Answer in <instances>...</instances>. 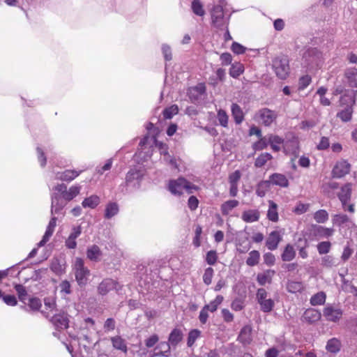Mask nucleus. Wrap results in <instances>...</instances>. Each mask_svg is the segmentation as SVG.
I'll return each mask as SVG.
<instances>
[{
    "label": "nucleus",
    "instance_id": "32",
    "mask_svg": "<svg viewBox=\"0 0 357 357\" xmlns=\"http://www.w3.org/2000/svg\"><path fill=\"white\" fill-rule=\"evenodd\" d=\"M80 188L78 186H72L67 190V192L63 194L62 199L66 204V202H70L79 193Z\"/></svg>",
    "mask_w": 357,
    "mask_h": 357
},
{
    "label": "nucleus",
    "instance_id": "35",
    "mask_svg": "<svg viewBox=\"0 0 357 357\" xmlns=\"http://www.w3.org/2000/svg\"><path fill=\"white\" fill-rule=\"evenodd\" d=\"M244 71V67L243 64L240 63H233L229 70V75L234 78L239 77Z\"/></svg>",
    "mask_w": 357,
    "mask_h": 357
},
{
    "label": "nucleus",
    "instance_id": "9",
    "mask_svg": "<svg viewBox=\"0 0 357 357\" xmlns=\"http://www.w3.org/2000/svg\"><path fill=\"white\" fill-rule=\"evenodd\" d=\"M212 24L218 29H224L227 22L224 17L223 8L221 6H214L211 13Z\"/></svg>",
    "mask_w": 357,
    "mask_h": 357
},
{
    "label": "nucleus",
    "instance_id": "62",
    "mask_svg": "<svg viewBox=\"0 0 357 357\" xmlns=\"http://www.w3.org/2000/svg\"><path fill=\"white\" fill-rule=\"evenodd\" d=\"M330 146L329 139L326 137H322L317 146L318 150H326Z\"/></svg>",
    "mask_w": 357,
    "mask_h": 357
},
{
    "label": "nucleus",
    "instance_id": "5",
    "mask_svg": "<svg viewBox=\"0 0 357 357\" xmlns=\"http://www.w3.org/2000/svg\"><path fill=\"white\" fill-rule=\"evenodd\" d=\"M278 114L268 108L259 109L255 114L254 119L264 126L269 127L276 121Z\"/></svg>",
    "mask_w": 357,
    "mask_h": 357
},
{
    "label": "nucleus",
    "instance_id": "44",
    "mask_svg": "<svg viewBox=\"0 0 357 357\" xmlns=\"http://www.w3.org/2000/svg\"><path fill=\"white\" fill-rule=\"evenodd\" d=\"M178 112V106L176 105H173L163 111L164 118L166 119H172L174 115H176Z\"/></svg>",
    "mask_w": 357,
    "mask_h": 357
},
{
    "label": "nucleus",
    "instance_id": "63",
    "mask_svg": "<svg viewBox=\"0 0 357 357\" xmlns=\"http://www.w3.org/2000/svg\"><path fill=\"white\" fill-rule=\"evenodd\" d=\"M241 174L239 170H236L229 175V180L230 184H237L241 178Z\"/></svg>",
    "mask_w": 357,
    "mask_h": 357
},
{
    "label": "nucleus",
    "instance_id": "48",
    "mask_svg": "<svg viewBox=\"0 0 357 357\" xmlns=\"http://www.w3.org/2000/svg\"><path fill=\"white\" fill-rule=\"evenodd\" d=\"M287 289L289 292L296 293L303 289V284L300 282L291 281L287 283Z\"/></svg>",
    "mask_w": 357,
    "mask_h": 357
},
{
    "label": "nucleus",
    "instance_id": "15",
    "mask_svg": "<svg viewBox=\"0 0 357 357\" xmlns=\"http://www.w3.org/2000/svg\"><path fill=\"white\" fill-rule=\"evenodd\" d=\"M269 183L282 188H286L289 185V181L287 177L284 175L278 173L271 174L269 176V180L264 182V183Z\"/></svg>",
    "mask_w": 357,
    "mask_h": 357
},
{
    "label": "nucleus",
    "instance_id": "30",
    "mask_svg": "<svg viewBox=\"0 0 357 357\" xmlns=\"http://www.w3.org/2000/svg\"><path fill=\"white\" fill-rule=\"evenodd\" d=\"M341 348V342L337 338H332L327 342L326 349L331 353H337Z\"/></svg>",
    "mask_w": 357,
    "mask_h": 357
},
{
    "label": "nucleus",
    "instance_id": "19",
    "mask_svg": "<svg viewBox=\"0 0 357 357\" xmlns=\"http://www.w3.org/2000/svg\"><path fill=\"white\" fill-rule=\"evenodd\" d=\"M313 234L318 238H328L333 234L334 230L331 228H326L319 225L312 227Z\"/></svg>",
    "mask_w": 357,
    "mask_h": 357
},
{
    "label": "nucleus",
    "instance_id": "14",
    "mask_svg": "<svg viewBox=\"0 0 357 357\" xmlns=\"http://www.w3.org/2000/svg\"><path fill=\"white\" fill-rule=\"evenodd\" d=\"M260 211L258 209H248L243 211L241 219L247 223H252L259 221L260 218Z\"/></svg>",
    "mask_w": 357,
    "mask_h": 357
},
{
    "label": "nucleus",
    "instance_id": "47",
    "mask_svg": "<svg viewBox=\"0 0 357 357\" xmlns=\"http://www.w3.org/2000/svg\"><path fill=\"white\" fill-rule=\"evenodd\" d=\"M217 119L222 126L227 127L229 116L225 110L220 109L218 111Z\"/></svg>",
    "mask_w": 357,
    "mask_h": 357
},
{
    "label": "nucleus",
    "instance_id": "49",
    "mask_svg": "<svg viewBox=\"0 0 357 357\" xmlns=\"http://www.w3.org/2000/svg\"><path fill=\"white\" fill-rule=\"evenodd\" d=\"M102 258V252L97 245L91 247V261H98Z\"/></svg>",
    "mask_w": 357,
    "mask_h": 357
},
{
    "label": "nucleus",
    "instance_id": "6",
    "mask_svg": "<svg viewBox=\"0 0 357 357\" xmlns=\"http://www.w3.org/2000/svg\"><path fill=\"white\" fill-rule=\"evenodd\" d=\"M256 298L262 312H270L273 310L275 303L273 299L268 298V293L265 289H259L256 294Z\"/></svg>",
    "mask_w": 357,
    "mask_h": 357
},
{
    "label": "nucleus",
    "instance_id": "60",
    "mask_svg": "<svg viewBox=\"0 0 357 357\" xmlns=\"http://www.w3.org/2000/svg\"><path fill=\"white\" fill-rule=\"evenodd\" d=\"M231 50L236 54H241L245 52L246 48L238 43L234 42L231 45Z\"/></svg>",
    "mask_w": 357,
    "mask_h": 357
},
{
    "label": "nucleus",
    "instance_id": "52",
    "mask_svg": "<svg viewBox=\"0 0 357 357\" xmlns=\"http://www.w3.org/2000/svg\"><path fill=\"white\" fill-rule=\"evenodd\" d=\"M331 244L328 241H323L317 245V250L320 255L327 254L329 252Z\"/></svg>",
    "mask_w": 357,
    "mask_h": 357
},
{
    "label": "nucleus",
    "instance_id": "23",
    "mask_svg": "<svg viewBox=\"0 0 357 357\" xmlns=\"http://www.w3.org/2000/svg\"><path fill=\"white\" fill-rule=\"evenodd\" d=\"M183 339V333L178 328H174L169 334L168 342L173 347H176Z\"/></svg>",
    "mask_w": 357,
    "mask_h": 357
},
{
    "label": "nucleus",
    "instance_id": "40",
    "mask_svg": "<svg viewBox=\"0 0 357 357\" xmlns=\"http://www.w3.org/2000/svg\"><path fill=\"white\" fill-rule=\"evenodd\" d=\"M326 294L323 291L318 292L311 297L310 304L314 306L322 305L326 301Z\"/></svg>",
    "mask_w": 357,
    "mask_h": 357
},
{
    "label": "nucleus",
    "instance_id": "51",
    "mask_svg": "<svg viewBox=\"0 0 357 357\" xmlns=\"http://www.w3.org/2000/svg\"><path fill=\"white\" fill-rule=\"evenodd\" d=\"M309 204H303L298 202L293 210V212L297 215H301L305 213L309 209Z\"/></svg>",
    "mask_w": 357,
    "mask_h": 357
},
{
    "label": "nucleus",
    "instance_id": "61",
    "mask_svg": "<svg viewBox=\"0 0 357 357\" xmlns=\"http://www.w3.org/2000/svg\"><path fill=\"white\" fill-rule=\"evenodd\" d=\"M172 345L168 342H161L155 348V350H162L165 353L170 354V349Z\"/></svg>",
    "mask_w": 357,
    "mask_h": 357
},
{
    "label": "nucleus",
    "instance_id": "34",
    "mask_svg": "<svg viewBox=\"0 0 357 357\" xmlns=\"http://www.w3.org/2000/svg\"><path fill=\"white\" fill-rule=\"evenodd\" d=\"M206 91V87L204 84H199L190 91V98L191 99H198V96L203 95Z\"/></svg>",
    "mask_w": 357,
    "mask_h": 357
},
{
    "label": "nucleus",
    "instance_id": "42",
    "mask_svg": "<svg viewBox=\"0 0 357 357\" xmlns=\"http://www.w3.org/2000/svg\"><path fill=\"white\" fill-rule=\"evenodd\" d=\"M223 299L222 296L218 295L213 301H212L209 304L204 305V307L208 310V311L213 312L218 309V305L221 304Z\"/></svg>",
    "mask_w": 357,
    "mask_h": 357
},
{
    "label": "nucleus",
    "instance_id": "12",
    "mask_svg": "<svg viewBox=\"0 0 357 357\" xmlns=\"http://www.w3.org/2000/svg\"><path fill=\"white\" fill-rule=\"evenodd\" d=\"M118 285V283L112 279H105L98 286V293L101 295H105L111 290L117 289Z\"/></svg>",
    "mask_w": 357,
    "mask_h": 357
},
{
    "label": "nucleus",
    "instance_id": "13",
    "mask_svg": "<svg viewBox=\"0 0 357 357\" xmlns=\"http://www.w3.org/2000/svg\"><path fill=\"white\" fill-rule=\"evenodd\" d=\"M282 241V236L278 231H273L268 235L266 245L270 250H274L277 249L278 244Z\"/></svg>",
    "mask_w": 357,
    "mask_h": 357
},
{
    "label": "nucleus",
    "instance_id": "17",
    "mask_svg": "<svg viewBox=\"0 0 357 357\" xmlns=\"http://www.w3.org/2000/svg\"><path fill=\"white\" fill-rule=\"evenodd\" d=\"M351 195V184L347 183L342 187L341 191L338 194V198L340 200L342 208H345L346 204L350 200Z\"/></svg>",
    "mask_w": 357,
    "mask_h": 357
},
{
    "label": "nucleus",
    "instance_id": "46",
    "mask_svg": "<svg viewBox=\"0 0 357 357\" xmlns=\"http://www.w3.org/2000/svg\"><path fill=\"white\" fill-rule=\"evenodd\" d=\"M192 9L193 13L197 15L203 16L205 14L203 6L199 0H194L192 1Z\"/></svg>",
    "mask_w": 357,
    "mask_h": 357
},
{
    "label": "nucleus",
    "instance_id": "55",
    "mask_svg": "<svg viewBox=\"0 0 357 357\" xmlns=\"http://www.w3.org/2000/svg\"><path fill=\"white\" fill-rule=\"evenodd\" d=\"M218 260L217 252L215 250H210L206 256V261L209 265H214Z\"/></svg>",
    "mask_w": 357,
    "mask_h": 357
},
{
    "label": "nucleus",
    "instance_id": "50",
    "mask_svg": "<svg viewBox=\"0 0 357 357\" xmlns=\"http://www.w3.org/2000/svg\"><path fill=\"white\" fill-rule=\"evenodd\" d=\"M349 221V218L347 215L344 214H336L333 218V224L341 225Z\"/></svg>",
    "mask_w": 357,
    "mask_h": 357
},
{
    "label": "nucleus",
    "instance_id": "56",
    "mask_svg": "<svg viewBox=\"0 0 357 357\" xmlns=\"http://www.w3.org/2000/svg\"><path fill=\"white\" fill-rule=\"evenodd\" d=\"M162 160L167 165H169L172 169H178L176 158L171 156L169 154H166L165 156L162 158Z\"/></svg>",
    "mask_w": 357,
    "mask_h": 357
},
{
    "label": "nucleus",
    "instance_id": "22",
    "mask_svg": "<svg viewBox=\"0 0 357 357\" xmlns=\"http://www.w3.org/2000/svg\"><path fill=\"white\" fill-rule=\"evenodd\" d=\"M267 218L273 222H276L279 220L278 213V205L273 201H268V209L267 211Z\"/></svg>",
    "mask_w": 357,
    "mask_h": 357
},
{
    "label": "nucleus",
    "instance_id": "53",
    "mask_svg": "<svg viewBox=\"0 0 357 357\" xmlns=\"http://www.w3.org/2000/svg\"><path fill=\"white\" fill-rule=\"evenodd\" d=\"M15 289L18 294L20 300L24 303L27 296V292L25 287L22 284H16L15 286Z\"/></svg>",
    "mask_w": 357,
    "mask_h": 357
},
{
    "label": "nucleus",
    "instance_id": "25",
    "mask_svg": "<svg viewBox=\"0 0 357 357\" xmlns=\"http://www.w3.org/2000/svg\"><path fill=\"white\" fill-rule=\"evenodd\" d=\"M296 257V250L291 244H287L281 255V259L283 261H291Z\"/></svg>",
    "mask_w": 357,
    "mask_h": 357
},
{
    "label": "nucleus",
    "instance_id": "37",
    "mask_svg": "<svg viewBox=\"0 0 357 357\" xmlns=\"http://www.w3.org/2000/svg\"><path fill=\"white\" fill-rule=\"evenodd\" d=\"M119 212V206L116 203H109L105 208V217L109 219L116 215Z\"/></svg>",
    "mask_w": 357,
    "mask_h": 357
},
{
    "label": "nucleus",
    "instance_id": "38",
    "mask_svg": "<svg viewBox=\"0 0 357 357\" xmlns=\"http://www.w3.org/2000/svg\"><path fill=\"white\" fill-rule=\"evenodd\" d=\"M273 158L272 155L268 153H264L259 155L255 160V165L257 167H263L268 160Z\"/></svg>",
    "mask_w": 357,
    "mask_h": 357
},
{
    "label": "nucleus",
    "instance_id": "18",
    "mask_svg": "<svg viewBox=\"0 0 357 357\" xmlns=\"http://www.w3.org/2000/svg\"><path fill=\"white\" fill-rule=\"evenodd\" d=\"M50 321L57 329H65L68 327V319L64 314H55Z\"/></svg>",
    "mask_w": 357,
    "mask_h": 357
},
{
    "label": "nucleus",
    "instance_id": "36",
    "mask_svg": "<svg viewBox=\"0 0 357 357\" xmlns=\"http://www.w3.org/2000/svg\"><path fill=\"white\" fill-rule=\"evenodd\" d=\"M112 165V160L108 159L104 165L102 167H98L96 169V173L93 174V177H96L98 175L97 178H94L95 181L99 179V176H101L105 172L108 171L111 169Z\"/></svg>",
    "mask_w": 357,
    "mask_h": 357
},
{
    "label": "nucleus",
    "instance_id": "2",
    "mask_svg": "<svg viewBox=\"0 0 357 357\" xmlns=\"http://www.w3.org/2000/svg\"><path fill=\"white\" fill-rule=\"evenodd\" d=\"M168 189L172 194L181 195L185 190L188 193H192L197 189V186L192 184L183 177L171 180L169 182Z\"/></svg>",
    "mask_w": 357,
    "mask_h": 357
},
{
    "label": "nucleus",
    "instance_id": "28",
    "mask_svg": "<svg viewBox=\"0 0 357 357\" xmlns=\"http://www.w3.org/2000/svg\"><path fill=\"white\" fill-rule=\"evenodd\" d=\"M231 114L234 119L235 122L237 124H240L243 121L244 116H243V112L240 107L239 105H238L236 103H233L231 107Z\"/></svg>",
    "mask_w": 357,
    "mask_h": 357
},
{
    "label": "nucleus",
    "instance_id": "43",
    "mask_svg": "<svg viewBox=\"0 0 357 357\" xmlns=\"http://www.w3.org/2000/svg\"><path fill=\"white\" fill-rule=\"evenodd\" d=\"M201 331L198 329H193L190 331L188 333V342L187 344L188 347H192L197 339L200 337Z\"/></svg>",
    "mask_w": 357,
    "mask_h": 357
},
{
    "label": "nucleus",
    "instance_id": "59",
    "mask_svg": "<svg viewBox=\"0 0 357 357\" xmlns=\"http://www.w3.org/2000/svg\"><path fill=\"white\" fill-rule=\"evenodd\" d=\"M28 305L29 307L33 310H38L42 305L40 299L37 298H30Z\"/></svg>",
    "mask_w": 357,
    "mask_h": 357
},
{
    "label": "nucleus",
    "instance_id": "7",
    "mask_svg": "<svg viewBox=\"0 0 357 357\" xmlns=\"http://www.w3.org/2000/svg\"><path fill=\"white\" fill-rule=\"evenodd\" d=\"M282 149L284 154L298 158L300 153V142L298 138L296 136L287 138L284 140Z\"/></svg>",
    "mask_w": 357,
    "mask_h": 357
},
{
    "label": "nucleus",
    "instance_id": "29",
    "mask_svg": "<svg viewBox=\"0 0 357 357\" xmlns=\"http://www.w3.org/2000/svg\"><path fill=\"white\" fill-rule=\"evenodd\" d=\"M112 346L118 350H120L124 353L128 351V347L125 340L120 336H115L111 338Z\"/></svg>",
    "mask_w": 357,
    "mask_h": 357
},
{
    "label": "nucleus",
    "instance_id": "58",
    "mask_svg": "<svg viewBox=\"0 0 357 357\" xmlns=\"http://www.w3.org/2000/svg\"><path fill=\"white\" fill-rule=\"evenodd\" d=\"M321 264L326 267H331L335 266V259L330 255L325 256L321 259Z\"/></svg>",
    "mask_w": 357,
    "mask_h": 357
},
{
    "label": "nucleus",
    "instance_id": "64",
    "mask_svg": "<svg viewBox=\"0 0 357 357\" xmlns=\"http://www.w3.org/2000/svg\"><path fill=\"white\" fill-rule=\"evenodd\" d=\"M310 82L311 77L309 75L301 77L299 79V89H304L310 84Z\"/></svg>",
    "mask_w": 357,
    "mask_h": 357
},
{
    "label": "nucleus",
    "instance_id": "41",
    "mask_svg": "<svg viewBox=\"0 0 357 357\" xmlns=\"http://www.w3.org/2000/svg\"><path fill=\"white\" fill-rule=\"evenodd\" d=\"M314 219L318 223H324L328 220V213L326 210H319L314 213Z\"/></svg>",
    "mask_w": 357,
    "mask_h": 357
},
{
    "label": "nucleus",
    "instance_id": "4",
    "mask_svg": "<svg viewBox=\"0 0 357 357\" xmlns=\"http://www.w3.org/2000/svg\"><path fill=\"white\" fill-rule=\"evenodd\" d=\"M273 68L276 75L282 79H285L289 73V59L285 56H280L273 60Z\"/></svg>",
    "mask_w": 357,
    "mask_h": 357
},
{
    "label": "nucleus",
    "instance_id": "31",
    "mask_svg": "<svg viewBox=\"0 0 357 357\" xmlns=\"http://www.w3.org/2000/svg\"><path fill=\"white\" fill-rule=\"evenodd\" d=\"M347 105V107L344 109L338 112L337 114V116L339 117L344 122L349 121L351 119L353 114V109L351 107L353 105L349 104Z\"/></svg>",
    "mask_w": 357,
    "mask_h": 357
},
{
    "label": "nucleus",
    "instance_id": "8",
    "mask_svg": "<svg viewBox=\"0 0 357 357\" xmlns=\"http://www.w3.org/2000/svg\"><path fill=\"white\" fill-rule=\"evenodd\" d=\"M74 270L76 280L79 285H86L87 283L88 270L84 267L82 259L77 257L74 264Z\"/></svg>",
    "mask_w": 357,
    "mask_h": 357
},
{
    "label": "nucleus",
    "instance_id": "21",
    "mask_svg": "<svg viewBox=\"0 0 357 357\" xmlns=\"http://www.w3.org/2000/svg\"><path fill=\"white\" fill-rule=\"evenodd\" d=\"M238 340L244 344H248L252 341V328L250 326H245L238 335Z\"/></svg>",
    "mask_w": 357,
    "mask_h": 357
},
{
    "label": "nucleus",
    "instance_id": "33",
    "mask_svg": "<svg viewBox=\"0 0 357 357\" xmlns=\"http://www.w3.org/2000/svg\"><path fill=\"white\" fill-rule=\"evenodd\" d=\"M260 259V253L257 250H252L249 253L246 259V264L249 266H254L259 264Z\"/></svg>",
    "mask_w": 357,
    "mask_h": 357
},
{
    "label": "nucleus",
    "instance_id": "39",
    "mask_svg": "<svg viewBox=\"0 0 357 357\" xmlns=\"http://www.w3.org/2000/svg\"><path fill=\"white\" fill-rule=\"evenodd\" d=\"M50 269L57 275H61L64 272V264H61L58 259H54L51 263Z\"/></svg>",
    "mask_w": 357,
    "mask_h": 357
},
{
    "label": "nucleus",
    "instance_id": "10",
    "mask_svg": "<svg viewBox=\"0 0 357 357\" xmlns=\"http://www.w3.org/2000/svg\"><path fill=\"white\" fill-rule=\"evenodd\" d=\"M342 310L339 307L328 305L323 310V315L326 320L331 322H337L342 318Z\"/></svg>",
    "mask_w": 357,
    "mask_h": 357
},
{
    "label": "nucleus",
    "instance_id": "45",
    "mask_svg": "<svg viewBox=\"0 0 357 357\" xmlns=\"http://www.w3.org/2000/svg\"><path fill=\"white\" fill-rule=\"evenodd\" d=\"M268 145V135L259 137V141L253 144V149L255 151H260L266 149Z\"/></svg>",
    "mask_w": 357,
    "mask_h": 357
},
{
    "label": "nucleus",
    "instance_id": "54",
    "mask_svg": "<svg viewBox=\"0 0 357 357\" xmlns=\"http://www.w3.org/2000/svg\"><path fill=\"white\" fill-rule=\"evenodd\" d=\"M213 273L214 271L211 267H208L205 270L203 275V281L206 285L211 283Z\"/></svg>",
    "mask_w": 357,
    "mask_h": 357
},
{
    "label": "nucleus",
    "instance_id": "27",
    "mask_svg": "<svg viewBox=\"0 0 357 357\" xmlns=\"http://www.w3.org/2000/svg\"><path fill=\"white\" fill-rule=\"evenodd\" d=\"M79 175V172L73 170H66L63 172H58L56 178L64 181H70Z\"/></svg>",
    "mask_w": 357,
    "mask_h": 357
},
{
    "label": "nucleus",
    "instance_id": "11",
    "mask_svg": "<svg viewBox=\"0 0 357 357\" xmlns=\"http://www.w3.org/2000/svg\"><path fill=\"white\" fill-rule=\"evenodd\" d=\"M351 165L345 160L337 161L332 170V176L333 178H342L349 174Z\"/></svg>",
    "mask_w": 357,
    "mask_h": 357
},
{
    "label": "nucleus",
    "instance_id": "26",
    "mask_svg": "<svg viewBox=\"0 0 357 357\" xmlns=\"http://www.w3.org/2000/svg\"><path fill=\"white\" fill-rule=\"evenodd\" d=\"M275 273V271L268 269L261 273H259L257 277V282L261 285H264L266 283H271Z\"/></svg>",
    "mask_w": 357,
    "mask_h": 357
},
{
    "label": "nucleus",
    "instance_id": "1",
    "mask_svg": "<svg viewBox=\"0 0 357 357\" xmlns=\"http://www.w3.org/2000/svg\"><path fill=\"white\" fill-rule=\"evenodd\" d=\"M342 82V84H335L333 91V95H341L340 98L341 105H354L357 91L347 89L346 86L347 85L351 88L357 87V69L355 68L347 69L344 72Z\"/></svg>",
    "mask_w": 357,
    "mask_h": 357
},
{
    "label": "nucleus",
    "instance_id": "20",
    "mask_svg": "<svg viewBox=\"0 0 357 357\" xmlns=\"http://www.w3.org/2000/svg\"><path fill=\"white\" fill-rule=\"evenodd\" d=\"M268 144L271 145V149L278 152L281 150V144H284V140L281 137L270 134L268 135Z\"/></svg>",
    "mask_w": 357,
    "mask_h": 357
},
{
    "label": "nucleus",
    "instance_id": "57",
    "mask_svg": "<svg viewBox=\"0 0 357 357\" xmlns=\"http://www.w3.org/2000/svg\"><path fill=\"white\" fill-rule=\"evenodd\" d=\"M155 145L159 149L160 155H162L163 157H165L166 154H169L168 147H167V144H165L161 142H158L155 139Z\"/></svg>",
    "mask_w": 357,
    "mask_h": 357
},
{
    "label": "nucleus",
    "instance_id": "3",
    "mask_svg": "<svg viewBox=\"0 0 357 357\" xmlns=\"http://www.w3.org/2000/svg\"><path fill=\"white\" fill-rule=\"evenodd\" d=\"M53 190L56 191L52 195L51 213H58L66 205L65 202L62 199L63 194L67 192V186L63 184H58L53 188Z\"/></svg>",
    "mask_w": 357,
    "mask_h": 357
},
{
    "label": "nucleus",
    "instance_id": "16",
    "mask_svg": "<svg viewBox=\"0 0 357 357\" xmlns=\"http://www.w3.org/2000/svg\"><path fill=\"white\" fill-rule=\"evenodd\" d=\"M321 317V312L314 308L307 309L302 317V320L309 324L318 321Z\"/></svg>",
    "mask_w": 357,
    "mask_h": 357
},
{
    "label": "nucleus",
    "instance_id": "24",
    "mask_svg": "<svg viewBox=\"0 0 357 357\" xmlns=\"http://www.w3.org/2000/svg\"><path fill=\"white\" fill-rule=\"evenodd\" d=\"M239 205V202L236 199H231L225 202L220 206V210L223 215H228L230 212Z\"/></svg>",
    "mask_w": 357,
    "mask_h": 357
}]
</instances>
